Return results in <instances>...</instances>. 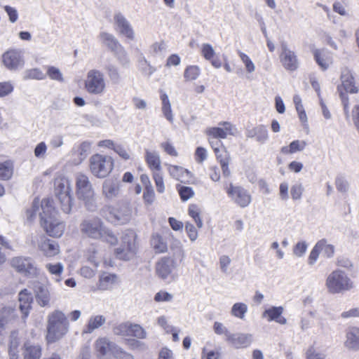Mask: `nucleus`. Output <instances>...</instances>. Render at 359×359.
<instances>
[{"label": "nucleus", "instance_id": "obj_1", "mask_svg": "<svg viewBox=\"0 0 359 359\" xmlns=\"http://www.w3.org/2000/svg\"><path fill=\"white\" fill-rule=\"evenodd\" d=\"M39 214L40 224L45 231L52 237H60L65 231V224L57 219V212L52 198H44L40 203L34 199L32 207L27 210V220L32 222Z\"/></svg>", "mask_w": 359, "mask_h": 359}, {"label": "nucleus", "instance_id": "obj_2", "mask_svg": "<svg viewBox=\"0 0 359 359\" xmlns=\"http://www.w3.org/2000/svg\"><path fill=\"white\" fill-rule=\"evenodd\" d=\"M79 229L82 236L86 238L100 240L112 245L118 242V238L113 231L97 217L83 219L79 225Z\"/></svg>", "mask_w": 359, "mask_h": 359}, {"label": "nucleus", "instance_id": "obj_3", "mask_svg": "<svg viewBox=\"0 0 359 359\" xmlns=\"http://www.w3.org/2000/svg\"><path fill=\"white\" fill-rule=\"evenodd\" d=\"M69 322L64 313L55 310L48 316L47 334L48 343H54L62 338L68 332Z\"/></svg>", "mask_w": 359, "mask_h": 359}, {"label": "nucleus", "instance_id": "obj_4", "mask_svg": "<svg viewBox=\"0 0 359 359\" xmlns=\"http://www.w3.org/2000/svg\"><path fill=\"white\" fill-rule=\"evenodd\" d=\"M54 187L55 195L60 210L65 214H69L74 205L70 181L64 177H57L55 180Z\"/></svg>", "mask_w": 359, "mask_h": 359}, {"label": "nucleus", "instance_id": "obj_5", "mask_svg": "<svg viewBox=\"0 0 359 359\" xmlns=\"http://www.w3.org/2000/svg\"><path fill=\"white\" fill-rule=\"evenodd\" d=\"M325 287L330 294H341L354 288L353 281L343 270L336 269L326 278Z\"/></svg>", "mask_w": 359, "mask_h": 359}, {"label": "nucleus", "instance_id": "obj_6", "mask_svg": "<svg viewBox=\"0 0 359 359\" xmlns=\"http://www.w3.org/2000/svg\"><path fill=\"white\" fill-rule=\"evenodd\" d=\"M76 193L79 200L82 201L86 208L90 212L96 210L97 205L95 192L88 177L82 173L76 177Z\"/></svg>", "mask_w": 359, "mask_h": 359}, {"label": "nucleus", "instance_id": "obj_7", "mask_svg": "<svg viewBox=\"0 0 359 359\" xmlns=\"http://www.w3.org/2000/svg\"><path fill=\"white\" fill-rule=\"evenodd\" d=\"M341 86L337 87V90L339 93L341 104L344 108V112L346 119L349 118V102L347 93H357L358 88L355 84L354 78L348 69H344L341 74Z\"/></svg>", "mask_w": 359, "mask_h": 359}, {"label": "nucleus", "instance_id": "obj_8", "mask_svg": "<svg viewBox=\"0 0 359 359\" xmlns=\"http://www.w3.org/2000/svg\"><path fill=\"white\" fill-rule=\"evenodd\" d=\"M136 238L137 233L133 230H126L121 238L120 246L115 249L116 257L123 260L134 257L137 250Z\"/></svg>", "mask_w": 359, "mask_h": 359}, {"label": "nucleus", "instance_id": "obj_9", "mask_svg": "<svg viewBox=\"0 0 359 359\" xmlns=\"http://www.w3.org/2000/svg\"><path fill=\"white\" fill-rule=\"evenodd\" d=\"M114 161L111 157L96 154L90 158V170L97 178L106 177L113 170Z\"/></svg>", "mask_w": 359, "mask_h": 359}, {"label": "nucleus", "instance_id": "obj_10", "mask_svg": "<svg viewBox=\"0 0 359 359\" xmlns=\"http://www.w3.org/2000/svg\"><path fill=\"white\" fill-rule=\"evenodd\" d=\"M107 88L104 74L98 69L88 72L85 80V89L90 95H102Z\"/></svg>", "mask_w": 359, "mask_h": 359}, {"label": "nucleus", "instance_id": "obj_11", "mask_svg": "<svg viewBox=\"0 0 359 359\" xmlns=\"http://www.w3.org/2000/svg\"><path fill=\"white\" fill-rule=\"evenodd\" d=\"M4 66L10 71H17L25 65L24 51L18 48H10L1 57Z\"/></svg>", "mask_w": 359, "mask_h": 359}, {"label": "nucleus", "instance_id": "obj_12", "mask_svg": "<svg viewBox=\"0 0 359 359\" xmlns=\"http://www.w3.org/2000/svg\"><path fill=\"white\" fill-rule=\"evenodd\" d=\"M282 66L287 71L294 72L299 67V60L297 55L291 50L285 41L280 43V53L279 55Z\"/></svg>", "mask_w": 359, "mask_h": 359}, {"label": "nucleus", "instance_id": "obj_13", "mask_svg": "<svg viewBox=\"0 0 359 359\" xmlns=\"http://www.w3.org/2000/svg\"><path fill=\"white\" fill-rule=\"evenodd\" d=\"M113 19L114 28L117 33L131 41L135 39V34L133 27L121 13H115Z\"/></svg>", "mask_w": 359, "mask_h": 359}, {"label": "nucleus", "instance_id": "obj_14", "mask_svg": "<svg viewBox=\"0 0 359 359\" xmlns=\"http://www.w3.org/2000/svg\"><path fill=\"white\" fill-rule=\"evenodd\" d=\"M11 264L18 272L25 276H33L37 273L35 262L30 257H13L11 261Z\"/></svg>", "mask_w": 359, "mask_h": 359}, {"label": "nucleus", "instance_id": "obj_15", "mask_svg": "<svg viewBox=\"0 0 359 359\" xmlns=\"http://www.w3.org/2000/svg\"><path fill=\"white\" fill-rule=\"evenodd\" d=\"M226 193L231 200L241 208H245L251 202V196L244 188L230 184Z\"/></svg>", "mask_w": 359, "mask_h": 359}, {"label": "nucleus", "instance_id": "obj_16", "mask_svg": "<svg viewBox=\"0 0 359 359\" xmlns=\"http://www.w3.org/2000/svg\"><path fill=\"white\" fill-rule=\"evenodd\" d=\"M132 217V210L127 205H123L117 208H112L107 215V220L114 224H125Z\"/></svg>", "mask_w": 359, "mask_h": 359}, {"label": "nucleus", "instance_id": "obj_17", "mask_svg": "<svg viewBox=\"0 0 359 359\" xmlns=\"http://www.w3.org/2000/svg\"><path fill=\"white\" fill-rule=\"evenodd\" d=\"M178 264L171 257H163L156 264V272L157 276L163 280L167 279Z\"/></svg>", "mask_w": 359, "mask_h": 359}, {"label": "nucleus", "instance_id": "obj_18", "mask_svg": "<svg viewBox=\"0 0 359 359\" xmlns=\"http://www.w3.org/2000/svg\"><path fill=\"white\" fill-rule=\"evenodd\" d=\"M253 335L249 333H231L228 335L227 342L235 348H245L250 346Z\"/></svg>", "mask_w": 359, "mask_h": 359}, {"label": "nucleus", "instance_id": "obj_19", "mask_svg": "<svg viewBox=\"0 0 359 359\" xmlns=\"http://www.w3.org/2000/svg\"><path fill=\"white\" fill-rule=\"evenodd\" d=\"M222 127H213L208 128L206 134L209 137H213L217 139H225L228 135H235L236 128L229 122H221Z\"/></svg>", "mask_w": 359, "mask_h": 359}, {"label": "nucleus", "instance_id": "obj_20", "mask_svg": "<svg viewBox=\"0 0 359 359\" xmlns=\"http://www.w3.org/2000/svg\"><path fill=\"white\" fill-rule=\"evenodd\" d=\"M95 350L97 353L98 357H109L111 355L114 356L115 352L118 349V346L114 343L111 342L107 338H100L95 341Z\"/></svg>", "mask_w": 359, "mask_h": 359}, {"label": "nucleus", "instance_id": "obj_21", "mask_svg": "<svg viewBox=\"0 0 359 359\" xmlns=\"http://www.w3.org/2000/svg\"><path fill=\"white\" fill-rule=\"evenodd\" d=\"M34 296L37 304L41 307L50 306V294L46 285L38 283L34 287Z\"/></svg>", "mask_w": 359, "mask_h": 359}, {"label": "nucleus", "instance_id": "obj_22", "mask_svg": "<svg viewBox=\"0 0 359 359\" xmlns=\"http://www.w3.org/2000/svg\"><path fill=\"white\" fill-rule=\"evenodd\" d=\"M344 346L349 350H359V327L352 326L347 328Z\"/></svg>", "mask_w": 359, "mask_h": 359}, {"label": "nucleus", "instance_id": "obj_23", "mask_svg": "<svg viewBox=\"0 0 359 359\" xmlns=\"http://www.w3.org/2000/svg\"><path fill=\"white\" fill-rule=\"evenodd\" d=\"M120 182L117 180H106L102 184V194L108 199H112L118 195Z\"/></svg>", "mask_w": 359, "mask_h": 359}, {"label": "nucleus", "instance_id": "obj_24", "mask_svg": "<svg viewBox=\"0 0 359 359\" xmlns=\"http://www.w3.org/2000/svg\"><path fill=\"white\" fill-rule=\"evenodd\" d=\"M246 137L248 138H255L258 142L264 144L269 139V132L266 126L259 125L252 129H248L246 130Z\"/></svg>", "mask_w": 359, "mask_h": 359}, {"label": "nucleus", "instance_id": "obj_25", "mask_svg": "<svg viewBox=\"0 0 359 359\" xmlns=\"http://www.w3.org/2000/svg\"><path fill=\"white\" fill-rule=\"evenodd\" d=\"M283 312L282 306H272L266 309L262 313V318H266L268 321H276L280 325L286 323V319L281 316Z\"/></svg>", "mask_w": 359, "mask_h": 359}, {"label": "nucleus", "instance_id": "obj_26", "mask_svg": "<svg viewBox=\"0 0 359 359\" xmlns=\"http://www.w3.org/2000/svg\"><path fill=\"white\" fill-rule=\"evenodd\" d=\"M19 308L25 318L27 317L32 308V297L25 289L19 293Z\"/></svg>", "mask_w": 359, "mask_h": 359}, {"label": "nucleus", "instance_id": "obj_27", "mask_svg": "<svg viewBox=\"0 0 359 359\" xmlns=\"http://www.w3.org/2000/svg\"><path fill=\"white\" fill-rule=\"evenodd\" d=\"M39 248L46 257H53L59 252L58 245L54 241L46 238L41 239Z\"/></svg>", "mask_w": 359, "mask_h": 359}, {"label": "nucleus", "instance_id": "obj_28", "mask_svg": "<svg viewBox=\"0 0 359 359\" xmlns=\"http://www.w3.org/2000/svg\"><path fill=\"white\" fill-rule=\"evenodd\" d=\"M99 38L101 42L108 47L111 52L118 48L121 44L119 43L118 39L111 34L102 32L99 34Z\"/></svg>", "mask_w": 359, "mask_h": 359}, {"label": "nucleus", "instance_id": "obj_29", "mask_svg": "<svg viewBox=\"0 0 359 359\" xmlns=\"http://www.w3.org/2000/svg\"><path fill=\"white\" fill-rule=\"evenodd\" d=\"M145 159L149 168L152 170L153 172L161 170L160 156L156 151H149L147 150Z\"/></svg>", "mask_w": 359, "mask_h": 359}, {"label": "nucleus", "instance_id": "obj_30", "mask_svg": "<svg viewBox=\"0 0 359 359\" xmlns=\"http://www.w3.org/2000/svg\"><path fill=\"white\" fill-rule=\"evenodd\" d=\"M161 100L162 102L161 111L163 116L171 123L174 121L173 113L171 107V104L168 95L163 93L161 95Z\"/></svg>", "mask_w": 359, "mask_h": 359}, {"label": "nucleus", "instance_id": "obj_31", "mask_svg": "<svg viewBox=\"0 0 359 359\" xmlns=\"http://www.w3.org/2000/svg\"><path fill=\"white\" fill-rule=\"evenodd\" d=\"M24 359H40L41 347L39 345L26 343L23 352Z\"/></svg>", "mask_w": 359, "mask_h": 359}, {"label": "nucleus", "instance_id": "obj_32", "mask_svg": "<svg viewBox=\"0 0 359 359\" xmlns=\"http://www.w3.org/2000/svg\"><path fill=\"white\" fill-rule=\"evenodd\" d=\"M117 276L115 274L104 273L99 280L98 288L101 290H107L112 287L116 281Z\"/></svg>", "mask_w": 359, "mask_h": 359}, {"label": "nucleus", "instance_id": "obj_33", "mask_svg": "<svg viewBox=\"0 0 359 359\" xmlns=\"http://www.w3.org/2000/svg\"><path fill=\"white\" fill-rule=\"evenodd\" d=\"M104 69L112 84L117 85L121 81V75L118 68L113 65L109 64L104 67Z\"/></svg>", "mask_w": 359, "mask_h": 359}, {"label": "nucleus", "instance_id": "obj_34", "mask_svg": "<svg viewBox=\"0 0 359 359\" xmlns=\"http://www.w3.org/2000/svg\"><path fill=\"white\" fill-rule=\"evenodd\" d=\"M106 322V318L103 316H95L91 317L88 323V325L84 330L86 333H91L95 329L101 327Z\"/></svg>", "mask_w": 359, "mask_h": 359}, {"label": "nucleus", "instance_id": "obj_35", "mask_svg": "<svg viewBox=\"0 0 359 359\" xmlns=\"http://www.w3.org/2000/svg\"><path fill=\"white\" fill-rule=\"evenodd\" d=\"M151 245L156 253H163L167 251V243L158 234H154L151 238Z\"/></svg>", "mask_w": 359, "mask_h": 359}, {"label": "nucleus", "instance_id": "obj_36", "mask_svg": "<svg viewBox=\"0 0 359 359\" xmlns=\"http://www.w3.org/2000/svg\"><path fill=\"white\" fill-rule=\"evenodd\" d=\"M248 312V306L245 303L237 302L235 303L231 309V316L238 318L239 319L243 320L245 318V314Z\"/></svg>", "mask_w": 359, "mask_h": 359}, {"label": "nucleus", "instance_id": "obj_37", "mask_svg": "<svg viewBox=\"0 0 359 359\" xmlns=\"http://www.w3.org/2000/svg\"><path fill=\"white\" fill-rule=\"evenodd\" d=\"M189 215L191 217L194 221L196 222L198 228L201 229L203 227V221L201 218V210L194 204H191L189 207L188 210Z\"/></svg>", "mask_w": 359, "mask_h": 359}, {"label": "nucleus", "instance_id": "obj_38", "mask_svg": "<svg viewBox=\"0 0 359 359\" xmlns=\"http://www.w3.org/2000/svg\"><path fill=\"white\" fill-rule=\"evenodd\" d=\"M168 172L171 177L182 182V177L184 174L189 175L190 172L181 166L168 165Z\"/></svg>", "mask_w": 359, "mask_h": 359}, {"label": "nucleus", "instance_id": "obj_39", "mask_svg": "<svg viewBox=\"0 0 359 359\" xmlns=\"http://www.w3.org/2000/svg\"><path fill=\"white\" fill-rule=\"evenodd\" d=\"M114 55L117 58L119 63L123 67H127L130 63V60L128 58V54L123 47V46H120L118 48L113 51Z\"/></svg>", "mask_w": 359, "mask_h": 359}, {"label": "nucleus", "instance_id": "obj_40", "mask_svg": "<svg viewBox=\"0 0 359 359\" xmlns=\"http://www.w3.org/2000/svg\"><path fill=\"white\" fill-rule=\"evenodd\" d=\"M113 333L122 337L130 336V323L128 322L122 323L114 326Z\"/></svg>", "mask_w": 359, "mask_h": 359}, {"label": "nucleus", "instance_id": "obj_41", "mask_svg": "<svg viewBox=\"0 0 359 359\" xmlns=\"http://www.w3.org/2000/svg\"><path fill=\"white\" fill-rule=\"evenodd\" d=\"M13 167L10 162H0V179L6 180L11 177Z\"/></svg>", "mask_w": 359, "mask_h": 359}, {"label": "nucleus", "instance_id": "obj_42", "mask_svg": "<svg viewBox=\"0 0 359 359\" xmlns=\"http://www.w3.org/2000/svg\"><path fill=\"white\" fill-rule=\"evenodd\" d=\"M24 79H37L42 80L46 78V75L43 73V72L38 69L34 68L27 69L24 73Z\"/></svg>", "mask_w": 359, "mask_h": 359}, {"label": "nucleus", "instance_id": "obj_43", "mask_svg": "<svg viewBox=\"0 0 359 359\" xmlns=\"http://www.w3.org/2000/svg\"><path fill=\"white\" fill-rule=\"evenodd\" d=\"M91 143L90 142H83L78 147L76 152L80 161H83L90 152Z\"/></svg>", "mask_w": 359, "mask_h": 359}, {"label": "nucleus", "instance_id": "obj_44", "mask_svg": "<svg viewBox=\"0 0 359 359\" xmlns=\"http://www.w3.org/2000/svg\"><path fill=\"white\" fill-rule=\"evenodd\" d=\"M200 74V69L198 66H189L184 71V78L187 81L196 80Z\"/></svg>", "mask_w": 359, "mask_h": 359}, {"label": "nucleus", "instance_id": "obj_45", "mask_svg": "<svg viewBox=\"0 0 359 359\" xmlns=\"http://www.w3.org/2000/svg\"><path fill=\"white\" fill-rule=\"evenodd\" d=\"M238 55L241 58V60L245 65L246 72L248 73L254 72L255 70V65L252 62V60L249 57V56L241 51L238 52Z\"/></svg>", "mask_w": 359, "mask_h": 359}, {"label": "nucleus", "instance_id": "obj_46", "mask_svg": "<svg viewBox=\"0 0 359 359\" xmlns=\"http://www.w3.org/2000/svg\"><path fill=\"white\" fill-rule=\"evenodd\" d=\"M153 179L154 180L157 191L160 194L163 193L165 191V185L161 170L153 172Z\"/></svg>", "mask_w": 359, "mask_h": 359}, {"label": "nucleus", "instance_id": "obj_47", "mask_svg": "<svg viewBox=\"0 0 359 359\" xmlns=\"http://www.w3.org/2000/svg\"><path fill=\"white\" fill-rule=\"evenodd\" d=\"M130 336L139 339H145L147 337V332L140 325L130 323Z\"/></svg>", "mask_w": 359, "mask_h": 359}, {"label": "nucleus", "instance_id": "obj_48", "mask_svg": "<svg viewBox=\"0 0 359 359\" xmlns=\"http://www.w3.org/2000/svg\"><path fill=\"white\" fill-rule=\"evenodd\" d=\"M304 187L301 183H297L291 187L290 194L294 201L300 200L304 192Z\"/></svg>", "mask_w": 359, "mask_h": 359}, {"label": "nucleus", "instance_id": "obj_49", "mask_svg": "<svg viewBox=\"0 0 359 359\" xmlns=\"http://www.w3.org/2000/svg\"><path fill=\"white\" fill-rule=\"evenodd\" d=\"M319 242H323V245L320 247V250H322L325 257L331 258L334 254V246L331 244H327L326 240L323 239Z\"/></svg>", "mask_w": 359, "mask_h": 359}, {"label": "nucleus", "instance_id": "obj_50", "mask_svg": "<svg viewBox=\"0 0 359 359\" xmlns=\"http://www.w3.org/2000/svg\"><path fill=\"white\" fill-rule=\"evenodd\" d=\"M143 198L144 202L151 205L155 198V193L151 184L146 185L145 190L143 194Z\"/></svg>", "mask_w": 359, "mask_h": 359}, {"label": "nucleus", "instance_id": "obj_51", "mask_svg": "<svg viewBox=\"0 0 359 359\" xmlns=\"http://www.w3.org/2000/svg\"><path fill=\"white\" fill-rule=\"evenodd\" d=\"M313 56L317 64L323 70H326L329 67V63L325 58L319 50H315L313 52Z\"/></svg>", "mask_w": 359, "mask_h": 359}, {"label": "nucleus", "instance_id": "obj_52", "mask_svg": "<svg viewBox=\"0 0 359 359\" xmlns=\"http://www.w3.org/2000/svg\"><path fill=\"white\" fill-rule=\"evenodd\" d=\"M323 242H318L314 248L312 249L308 259L309 265H313L318 258L320 254V247L323 245Z\"/></svg>", "mask_w": 359, "mask_h": 359}, {"label": "nucleus", "instance_id": "obj_53", "mask_svg": "<svg viewBox=\"0 0 359 359\" xmlns=\"http://www.w3.org/2000/svg\"><path fill=\"white\" fill-rule=\"evenodd\" d=\"M48 76L53 80L63 81V76L60 69L55 67H48L47 70Z\"/></svg>", "mask_w": 359, "mask_h": 359}, {"label": "nucleus", "instance_id": "obj_54", "mask_svg": "<svg viewBox=\"0 0 359 359\" xmlns=\"http://www.w3.org/2000/svg\"><path fill=\"white\" fill-rule=\"evenodd\" d=\"M201 54L207 60H211L215 52L212 48V46L209 43H203L201 48Z\"/></svg>", "mask_w": 359, "mask_h": 359}, {"label": "nucleus", "instance_id": "obj_55", "mask_svg": "<svg viewBox=\"0 0 359 359\" xmlns=\"http://www.w3.org/2000/svg\"><path fill=\"white\" fill-rule=\"evenodd\" d=\"M337 189L341 193H346L348 189V183L342 176H337L335 180Z\"/></svg>", "mask_w": 359, "mask_h": 359}, {"label": "nucleus", "instance_id": "obj_56", "mask_svg": "<svg viewBox=\"0 0 359 359\" xmlns=\"http://www.w3.org/2000/svg\"><path fill=\"white\" fill-rule=\"evenodd\" d=\"M178 191H179L180 196L181 197V199L182 201L189 200L194 194V192L192 188L189 187H186V186H181L178 189Z\"/></svg>", "mask_w": 359, "mask_h": 359}, {"label": "nucleus", "instance_id": "obj_57", "mask_svg": "<svg viewBox=\"0 0 359 359\" xmlns=\"http://www.w3.org/2000/svg\"><path fill=\"white\" fill-rule=\"evenodd\" d=\"M13 86L10 81L0 83V97H3L11 94L13 90Z\"/></svg>", "mask_w": 359, "mask_h": 359}, {"label": "nucleus", "instance_id": "obj_58", "mask_svg": "<svg viewBox=\"0 0 359 359\" xmlns=\"http://www.w3.org/2000/svg\"><path fill=\"white\" fill-rule=\"evenodd\" d=\"M173 299V296L172 294L166 292L161 290L157 292L154 296V301L156 302H171Z\"/></svg>", "mask_w": 359, "mask_h": 359}, {"label": "nucleus", "instance_id": "obj_59", "mask_svg": "<svg viewBox=\"0 0 359 359\" xmlns=\"http://www.w3.org/2000/svg\"><path fill=\"white\" fill-rule=\"evenodd\" d=\"M336 265L347 270H351L353 266L352 262L348 258L344 256H340L337 258Z\"/></svg>", "mask_w": 359, "mask_h": 359}, {"label": "nucleus", "instance_id": "obj_60", "mask_svg": "<svg viewBox=\"0 0 359 359\" xmlns=\"http://www.w3.org/2000/svg\"><path fill=\"white\" fill-rule=\"evenodd\" d=\"M306 359H325V355L318 351L314 347L311 346L306 353Z\"/></svg>", "mask_w": 359, "mask_h": 359}, {"label": "nucleus", "instance_id": "obj_61", "mask_svg": "<svg viewBox=\"0 0 359 359\" xmlns=\"http://www.w3.org/2000/svg\"><path fill=\"white\" fill-rule=\"evenodd\" d=\"M47 151V146L44 142L39 143L34 151V156L38 158H44Z\"/></svg>", "mask_w": 359, "mask_h": 359}, {"label": "nucleus", "instance_id": "obj_62", "mask_svg": "<svg viewBox=\"0 0 359 359\" xmlns=\"http://www.w3.org/2000/svg\"><path fill=\"white\" fill-rule=\"evenodd\" d=\"M307 250V244L305 241L298 242L293 248V253L297 257L303 256Z\"/></svg>", "mask_w": 359, "mask_h": 359}, {"label": "nucleus", "instance_id": "obj_63", "mask_svg": "<svg viewBox=\"0 0 359 359\" xmlns=\"http://www.w3.org/2000/svg\"><path fill=\"white\" fill-rule=\"evenodd\" d=\"M46 268L51 274L55 275L56 276H60L63 271V266L61 263L55 264H47Z\"/></svg>", "mask_w": 359, "mask_h": 359}, {"label": "nucleus", "instance_id": "obj_64", "mask_svg": "<svg viewBox=\"0 0 359 359\" xmlns=\"http://www.w3.org/2000/svg\"><path fill=\"white\" fill-rule=\"evenodd\" d=\"M185 230L188 234L189 238L191 241L196 240L198 237V231L196 227L191 223L187 222L185 224Z\"/></svg>", "mask_w": 359, "mask_h": 359}]
</instances>
